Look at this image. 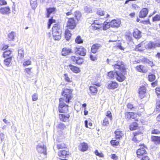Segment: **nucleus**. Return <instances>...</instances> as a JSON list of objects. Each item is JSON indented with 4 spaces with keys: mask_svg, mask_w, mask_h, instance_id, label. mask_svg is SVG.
<instances>
[{
    "mask_svg": "<svg viewBox=\"0 0 160 160\" xmlns=\"http://www.w3.org/2000/svg\"><path fill=\"white\" fill-rule=\"evenodd\" d=\"M156 111L160 112V100H158L156 103Z\"/></svg>",
    "mask_w": 160,
    "mask_h": 160,
    "instance_id": "45",
    "label": "nucleus"
},
{
    "mask_svg": "<svg viewBox=\"0 0 160 160\" xmlns=\"http://www.w3.org/2000/svg\"><path fill=\"white\" fill-rule=\"evenodd\" d=\"M115 138L116 139L120 140L122 138V136L123 133L122 132L119 130H117L115 131Z\"/></svg>",
    "mask_w": 160,
    "mask_h": 160,
    "instance_id": "22",
    "label": "nucleus"
},
{
    "mask_svg": "<svg viewBox=\"0 0 160 160\" xmlns=\"http://www.w3.org/2000/svg\"><path fill=\"white\" fill-rule=\"evenodd\" d=\"M117 47L120 50H124V49L125 48V47H122L121 44H118V46H117Z\"/></svg>",
    "mask_w": 160,
    "mask_h": 160,
    "instance_id": "64",
    "label": "nucleus"
},
{
    "mask_svg": "<svg viewBox=\"0 0 160 160\" xmlns=\"http://www.w3.org/2000/svg\"><path fill=\"white\" fill-rule=\"evenodd\" d=\"M159 47H160V44L159 43H155L153 42L150 41L146 44V48L147 49H151Z\"/></svg>",
    "mask_w": 160,
    "mask_h": 160,
    "instance_id": "10",
    "label": "nucleus"
},
{
    "mask_svg": "<svg viewBox=\"0 0 160 160\" xmlns=\"http://www.w3.org/2000/svg\"><path fill=\"white\" fill-rule=\"evenodd\" d=\"M63 100L62 98L59 99L58 111L60 112L66 113L68 111V106L64 103Z\"/></svg>",
    "mask_w": 160,
    "mask_h": 160,
    "instance_id": "3",
    "label": "nucleus"
},
{
    "mask_svg": "<svg viewBox=\"0 0 160 160\" xmlns=\"http://www.w3.org/2000/svg\"><path fill=\"white\" fill-rule=\"evenodd\" d=\"M15 33L13 32H11L8 34V40L9 41H13L14 38Z\"/></svg>",
    "mask_w": 160,
    "mask_h": 160,
    "instance_id": "34",
    "label": "nucleus"
},
{
    "mask_svg": "<svg viewBox=\"0 0 160 160\" xmlns=\"http://www.w3.org/2000/svg\"><path fill=\"white\" fill-rule=\"evenodd\" d=\"M137 160H150V158L148 155H146L138 159Z\"/></svg>",
    "mask_w": 160,
    "mask_h": 160,
    "instance_id": "55",
    "label": "nucleus"
},
{
    "mask_svg": "<svg viewBox=\"0 0 160 160\" xmlns=\"http://www.w3.org/2000/svg\"><path fill=\"white\" fill-rule=\"evenodd\" d=\"M36 148L38 152L43 153L44 155L46 154V147L43 144H38Z\"/></svg>",
    "mask_w": 160,
    "mask_h": 160,
    "instance_id": "7",
    "label": "nucleus"
},
{
    "mask_svg": "<svg viewBox=\"0 0 160 160\" xmlns=\"http://www.w3.org/2000/svg\"><path fill=\"white\" fill-rule=\"evenodd\" d=\"M75 52L81 56H85L86 54V50L83 48L80 47L79 48H76L75 49Z\"/></svg>",
    "mask_w": 160,
    "mask_h": 160,
    "instance_id": "9",
    "label": "nucleus"
},
{
    "mask_svg": "<svg viewBox=\"0 0 160 160\" xmlns=\"http://www.w3.org/2000/svg\"><path fill=\"white\" fill-rule=\"evenodd\" d=\"M65 127L64 124L62 123H60L57 126V128L60 130L63 129Z\"/></svg>",
    "mask_w": 160,
    "mask_h": 160,
    "instance_id": "40",
    "label": "nucleus"
},
{
    "mask_svg": "<svg viewBox=\"0 0 160 160\" xmlns=\"http://www.w3.org/2000/svg\"><path fill=\"white\" fill-rule=\"evenodd\" d=\"M24 56V51L23 49H20L18 50V58H19L20 59H22Z\"/></svg>",
    "mask_w": 160,
    "mask_h": 160,
    "instance_id": "29",
    "label": "nucleus"
},
{
    "mask_svg": "<svg viewBox=\"0 0 160 160\" xmlns=\"http://www.w3.org/2000/svg\"><path fill=\"white\" fill-rule=\"evenodd\" d=\"M156 93L158 98H160V88H157L155 89Z\"/></svg>",
    "mask_w": 160,
    "mask_h": 160,
    "instance_id": "53",
    "label": "nucleus"
},
{
    "mask_svg": "<svg viewBox=\"0 0 160 160\" xmlns=\"http://www.w3.org/2000/svg\"><path fill=\"white\" fill-rule=\"evenodd\" d=\"M59 30H61L60 26L58 25L55 24L52 28V34L55 35L56 33L59 32Z\"/></svg>",
    "mask_w": 160,
    "mask_h": 160,
    "instance_id": "21",
    "label": "nucleus"
},
{
    "mask_svg": "<svg viewBox=\"0 0 160 160\" xmlns=\"http://www.w3.org/2000/svg\"><path fill=\"white\" fill-rule=\"evenodd\" d=\"M64 79L65 80L68 82H70L72 81V79H70L68 77V76L67 74L65 73L64 75Z\"/></svg>",
    "mask_w": 160,
    "mask_h": 160,
    "instance_id": "46",
    "label": "nucleus"
},
{
    "mask_svg": "<svg viewBox=\"0 0 160 160\" xmlns=\"http://www.w3.org/2000/svg\"><path fill=\"white\" fill-rule=\"evenodd\" d=\"M156 77L154 74H152L148 76V80L150 82L154 81Z\"/></svg>",
    "mask_w": 160,
    "mask_h": 160,
    "instance_id": "43",
    "label": "nucleus"
},
{
    "mask_svg": "<svg viewBox=\"0 0 160 160\" xmlns=\"http://www.w3.org/2000/svg\"><path fill=\"white\" fill-rule=\"evenodd\" d=\"M110 142L113 146H118L119 144V142L118 141H116L115 140H111Z\"/></svg>",
    "mask_w": 160,
    "mask_h": 160,
    "instance_id": "52",
    "label": "nucleus"
},
{
    "mask_svg": "<svg viewBox=\"0 0 160 160\" xmlns=\"http://www.w3.org/2000/svg\"><path fill=\"white\" fill-rule=\"evenodd\" d=\"M118 83L114 82H112L111 83H110L108 86V88L110 89H114L117 88L118 87Z\"/></svg>",
    "mask_w": 160,
    "mask_h": 160,
    "instance_id": "26",
    "label": "nucleus"
},
{
    "mask_svg": "<svg viewBox=\"0 0 160 160\" xmlns=\"http://www.w3.org/2000/svg\"><path fill=\"white\" fill-rule=\"evenodd\" d=\"M121 24V21L119 20L113 19L109 22L110 27L112 28H118Z\"/></svg>",
    "mask_w": 160,
    "mask_h": 160,
    "instance_id": "8",
    "label": "nucleus"
},
{
    "mask_svg": "<svg viewBox=\"0 0 160 160\" xmlns=\"http://www.w3.org/2000/svg\"><path fill=\"white\" fill-rule=\"evenodd\" d=\"M108 118L105 117L103 120L102 125L103 126H108L109 125V122L108 121Z\"/></svg>",
    "mask_w": 160,
    "mask_h": 160,
    "instance_id": "36",
    "label": "nucleus"
},
{
    "mask_svg": "<svg viewBox=\"0 0 160 160\" xmlns=\"http://www.w3.org/2000/svg\"><path fill=\"white\" fill-rule=\"evenodd\" d=\"M12 57H9L6 58L4 61V64L7 67H8L10 66L12 64Z\"/></svg>",
    "mask_w": 160,
    "mask_h": 160,
    "instance_id": "20",
    "label": "nucleus"
},
{
    "mask_svg": "<svg viewBox=\"0 0 160 160\" xmlns=\"http://www.w3.org/2000/svg\"><path fill=\"white\" fill-rule=\"evenodd\" d=\"M75 17L76 18L77 20L80 19V18L81 16V13L79 11H76L74 12Z\"/></svg>",
    "mask_w": 160,
    "mask_h": 160,
    "instance_id": "39",
    "label": "nucleus"
},
{
    "mask_svg": "<svg viewBox=\"0 0 160 160\" xmlns=\"http://www.w3.org/2000/svg\"><path fill=\"white\" fill-rule=\"evenodd\" d=\"M90 91L93 93H97V89L95 86H91L90 88Z\"/></svg>",
    "mask_w": 160,
    "mask_h": 160,
    "instance_id": "38",
    "label": "nucleus"
},
{
    "mask_svg": "<svg viewBox=\"0 0 160 160\" xmlns=\"http://www.w3.org/2000/svg\"><path fill=\"white\" fill-rule=\"evenodd\" d=\"M101 47V45L99 44H96L93 45L91 48V51L94 53H95Z\"/></svg>",
    "mask_w": 160,
    "mask_h": 160,
    "instance_id": "17",
    "label": "nucleus"
},
{
    "mask_svg": "<svg viewBox=\"0 0 160 160\" xmlns=\"http://www.w3.org/2000/svg\"><path fill=\"white\" fill-rule=\"evenodd\" d=\"M136 68L138 72H140L145 73L147 72L146 68L143 65H140L136 67Z\"/></svg>",
    "mask_w": 160,
    "mask_h": 160,
    "instance_id": "18",
    "label": "nucleus"
},
{
    "mask_svg": "<svg viewBox=\"0 0 160 160\" xmlns=\"http://www.w3.org/2000/svg\"><path fill=\"white\" fill-rule=\"evenodd\" d=\"M142 44V43L138 44L136 46V50L141 51L142 50V49L141 48Z\"/></svg>",
    "mask_w": 160,
    "mask_h": 160,
    "instance_id": "49",
    "label": "nucleus"
},
{
    "mask_svg": "<svg viewBox=\"0 0 160 160\" xmlns=\"http://www.w3.org/2000/svg\"><path fill=\"white\" fill-rule=\"evenodd\" d=\"M75 21L73 18H69L67 23V27L68 29H74L76 26Z\"/></svg>",
    "mask_w": 160,
    "mask_h": 160,
    "instance_id": "6",
    "label": "nucleus"
},
{
    "mask_svg": "<svg viewBox=\"0 0 160 160\" xmlns=\"http://www.w3.org/2000/svg\"><path fill=\"white\" fill-rule=\"evenodd\" d=\"M11 53V51H7L4 52L3 53V56L4 58L7 57L9 56Z\"/></svg>",
    "mask_w": 160,
    "mask_h": 160,
    "instance_id": "47",
    "label": "nucleus"
},
{
    "mask_svg": "<svg viewBox=\"0 0 160 160\" xmlns=\"http://www.w3.org/2000/svg\"><path fill=\"white\" fill-rule=\"evenodd\" d=\"M97 21H94V23L92 24V27H94L95 29H99L101 27L99 26H95V25L98 26L102 25L103 26V29L104 30H107L108 28H109L110 25H109V22H105L103 24L102 23H97Z\"/></svg>",
    "mask_w": 160,
    "mask_h": 160,
    "instance_id": "5",
    "label": "nucleus"
},
{
    "mask_svg": "<svg viewBox=\"0 0 160 160\" xmlns=\"http://www.w3.org/2000/svg\"><path fill=\"white\" fill-rule=\"evenodd\" d=\"M56 8H49L47 9V17L49 18L50 14L55 11Z\"/></svg>",
    "mask_w": 160,
    "mask_h": 160,
    "instance_id": "28",
    "label": "nucleus"
},
{
    "mask_svg": "<svg viewBox=\"0 0 160 160\" xmlns=\"http://www.w3.org/2000/svg\"><path fill=\"white\" fill-rule=\"evenodd\" d=\"M133 114V112H126L125 113V117L127 119H129L131 118L132 114Z\"/></svg>",
    "mask_w": 160,
    "mask_h": 160,
    "instance_id": "42",
    "label": "nucleus"
},
{
    "mask_svg": "<svg viewBox=\"0 0 160 160\" xmlns=\"http://www.w3.org/2000/svg\"><path fill=\"white\" fill-rule=\"evenodd\" d=\"M84 10L85 12L88 13H91L92 12V8L89 5H87L85 6L84 8Z\"/></svg>",
    "mask_w": 160,
    "mask_h": 160,
    "instance_id": "33",
    "label": "nucleus"
},
{
    "mask_svg": "<svg viewBox=\"0 0 160 160\" xmlns=\"http://www.w3.org/2000/svg\"><path fill=\"white\" fill-rule=\"evenodd\" d=\"M142 60L143 62H144L145 63H148L149 65L151 67H152L154 66L153 62L152 61L149 60L147 58H143L142 59Z\"/></svg>",
    "mask_w": 160,
    "mask_h": 160,
    "instance_id": "25",
    "label": "nucleus"
},
{
    "mask_svg": "<svg viewBox=\"0 0 160 160\" xmlns=\"http://www.w3.org/2000/svg\"><path fill=\"white\" fill-rule=\"evenodd\" d=\"M97 14L100 16H105L104 13L103 11L102 10H98L97 11Z\"/></svg>",
    "mask_w": 160,
    "mask_h": 160,
    "instance_id": "58",
    "label": "nucleus"
},
{
    "mask_svg": "<svg viewBox=\"0 0 160 160\" xmlns=\"http://www.w3.org/2000/svg\"><path fill=\"white\" fill-rule=\"evenodd\" d=\"M146 88L144 86L141 87L139 90V97L141 98H143L145 96Z\"/></svg>",
    "mask_w": 160,
    "mask_h": 160,
    "instance_id": "12",
    "label": "nucleus"
},
{
    "mask_svg": "<svg viewBox=\"0 0 160 160\" xmlns=\"http://www.w3.org/2000/svg\"><path fill=\"white\" fill-rule=\"evenodd\" d=\"M72 52V50L71 49L67 48H63L62 52V55L66 56Z\"/></svg>",
    "mask_w": 160,
    "mask_h": 160,
    "instance_id": "16",
    "label": "nucleus"
},
{
    "mask_svg": "<svg viewBox=\"0 0 160 160\" xmlns=\"http://www.w3.org/2000/svg\"><path fill=\"white\" fill-rule=\"evenodd\" d=\"M114 66V70L110 71L108 73V76L110 79L116 78L119 82L123 81L125 78V76L122 74L126 71V68L123 62L122 61L117 62Z\"/></svg>",
    "mask_w": 160,
    "mask_h": 160,
    "instance_id": "1",
    "label": "nucleus"
},
{
    "mask_svg": "<svg viewBox=\"0 0 160 160\" xmlns=\"http://www.w3.org/2000/svg\"><path fill=\"white\" fill-rule=\"evenodd\" d=\"M83 62V60L82 58L78 57L76 63L78 64H81Z\"/></svg>",
    "mask_w": 160,
    "mask_h": 160,
    "instance_id": "48",
    "label": "nucleus"
},
{
    "mask_svg": "<svg viewBox=\"0 0 160 160\" xmlns=\"http://www.w3.org/2000/svg\"><path fill=\"white\" fill-rule=\"evenodd\" d=\"M153 21L160 20V15H156L152 18Z\"/></svg>",
    "mask_w": 160,
    "mask_h": 160,
    "instance_id": "51",
    "label": "nucleus"
},
{
    "mask_svg": "<svg viewBox=\"0 0 160 160\" xmlns=\"http://www.w3.org/2000/svg\"><path fill=\"white\" fill-rule=\"evenodd\" d=\"M140 148L137 151V159L147 155L146 148L143 145H140Z\"/></svg>",
    "mask_w": 160,
    "mask_h": 160,
    "instance_id": "4",
    "label": "nucleus"
},
{
    "mask_svg": "<svg viewBox=\"0 0 160 160\" xmlns=\"http://www.w3.org/2000/svg\"><path fill=\"white\" fill-rule=\"evenodd\" d=\"M80 147L81 148V151L83 152L86 151L88 149V146L87 143L83 142L81 144Z\"/></svg>",
    "mask_w": 160,
    "mask_h": 160,
    "instance_id": "31",
    "label": "nucleus"
},
{
    "mask_svg": "<svg viewBox=\"0 0 160 160\" xmlns=\"http://www.w3.org/2000/svg\"><path fill=\"white\" fill-rule=\"evenodd\" d=\"M32 68H26L24 71L25 72L27 73V75H32V72L31 71Z\"/></svg>",
    "mask_w": 160,
    "mask_h": 160,
    "instance_id": "37",
    "label": "nucleus"
},
{
    "mask_svg": "<svg viewBox=\"0 0 160 160\" xmlns=\"http://www.w3.org/2000/svg\"><path fill=\"white\" fill-rule=\"evenodd\" d=\"M7 4L6 1L5 0H0V5H5Z\"/></svg>",
    "mask_w": 160,
    "mask_h": 160,
    "instance_id": "63",
    "label": "nucleus"
},
{
    "mask_svg": "<svg viewBox=\"0 0 160 160\" xmlns=\"http://www.w3.org/2000/svg\"><path fill=\"white\" fill-rule=\"evenodd\" d=\"M58 155L60 157L66 158L69 155V152L66 150H60L58 152Z\"/></svg>",
    "mask_w": 160,
    "mask_h": 160,
    "instance_id": "14",
    "label": "nucleus"
},
{
    "mask_svg": "<svg viewBox=\"0 0 160 160\" xmlns=\"http://www.w3.org/2000/svg\"><path fill=\"white\" fill-rule=\"evenodd\" d=\"M72 91L69 89H64L62 93V95L64 97V98L63 99V101H65L66 102H69L70 100L72 98Z\"/></svg>",
    "mask_w": 160,
    "mask_h": 160,
    "instance_id": "2",
    "label": "nucleus"
},
{
    "mask_svg": "<svg viewBox=\"0 0 160 160\" xmlns=\"http://www.w3.org/2000/svg\"><path fill=\"white\" fill-rule=\"evenodd\" d=\"M32 100L33 101H36L38 99V94L36 93H34L32 96Z\"/></svg>",
    "mask_w": 160,
    "mask_h": 160,
    "instance_id": "57",
    "label": "nucleus"
},
{
    "mask_svg": "<svg viewBox=\"0 0 160 160\" xmlns=\"http://www.w3.org/2000/svg\"><path fill=\"white\" fill-rule=\"evenodd\" d=\"M95 153L96 155L101 157H102L103 156V154L101 153H99L97 150L95 151Z\"/></svg>",
    "mask_w": 160,
    "mask_h": 160,
    "instance_id": "56",
    "label": "nucleus"
},
{
    "mask_svg": "<svg viewBox=\"0 0 160 160\" xmlns=\"http://www.w3.org/2000/svg\"><path fill=\"white\" fill-rule=\"evenodd\" d=\"M68 67L70 70L74 73H77L80 72V69L77 67L70 64L68 66Z\"/></svg>",
    "mask_w": 160,
    "mask_h": 160,
    "instance_id": "19",
    "label": "nucleus"
},
{
    "mask_svg": "<svg viewBox=\"0 0 160 160\" xmlns=\"http://www.w3.org/2000/svg\"><path fill=\"white\" fill-rule=\"evenodd\" d=\"M70 116L69 114H67L66 115L62 114H59V118L61 121L63 122H66L68 120Z\"/></svg>",
    "mask_w": 160,
    "mask_h": 160,
    "instance_id": "24",
    "label": "nucleus"
},
{
    "mask_svg": "<svg viewBox=\"0 0 160 160\" xmlns=\"http://www.w3.org/2000/svg\"><path fill=\"white\" fill-rule=\"evenodd\" d=\"M78 57L72 56L71 57V59L74 62L76 63L77 60L78 59Z\"/></svg>",
    "mask_w": 160,
    "mask_h": 160,
    "instance_id": "61",
    "label": "nucleus"
},
{
    "mask_svg": "<svg viewBox=\"0 0 160 160\" xmlns=\"http://www.w3.org/2000/svg\"><path fill=\"white\" fill-rule=\"evenodd\" d=\"M133 37L136 39H139L141 37V32L138 30H136L133 33Z\"/></svg>",
    "mask_w": 160,
    "mask_h": 160,
    "instance_id": "23",
    "label": "nucleus"
},
{
    "mask_svg": "<svg viewBox=\"0 0 160 160\" xmlns=\"http://www.w3.org/2000/svg\"><path fill=\"white\" fill-rule=\"evenodd\" d=\"M160 133V132L158 129H153L152 131V134H158Z\"/></svg>",
    "mask_w": 160,
    "mask_h": 160,
    "instance_id": "62",
    "label": "nucleus"
},
{
    "mask_svg": "<svg viewBox=\"0 0 160 160\" xmlns=\"http://www.w3.org/2000/svg\"><path fill=\"white\" fill-rule=\"evenodd\" d=\"M59 32L56 33L55 35H52L53 37L55 40H59L60 39L61 35V30H59Z\"/></svg>",
    "mask_w": 160,
    "mask_h": 160,
    "instance_id": "30",
    "label": "nucleus"
},
{
    "mask_svg": "<svg viewBox=\"0 0 160 160\" xmlns=\"http://www.w3.org/2000/svg\"><path fill=\"white\" fill-rule=\"evenodd\" d=\"M106 117H108L111 120L112 119V116L110 111H108L107 112L106 114Z\"/></svg>",
    "mask_w": 160,
    "mask_h": 160,
    "instance_id": "54",
    "label": "nucleus"
},
{
    "mask_svg": "<svg viewBox=\"0 0 160 160\" xmlns=\"http://www.w3.org/2000/svg\"><path fill=\"white\" fill-rule=\"evenodd\" d=\"M66 147V146L63 143L58 144L57 145V148L58 149H63Z\"/></svg>",
    "mask_w": 160,
    "mask_h": 160,
    "instance_id": "44",
    "label": "nucleus"
},
{
    "mask_svg": "<svg viewBox=\"0 0 160 160\" xmlns=\"http://www.w3.org/2000/svg\"><path fill=\"white\" fill-rule=\"evenodd\" d=\"M76 42L78 44L82 43L83 42V41L81 37L78 36L75 39Z\"/></svg>",
    "mask_w": 160,
    "mask_h": 160,
    "instance_id": "41",
    "label": "nucleus"
},
{
    "mask_svg": "<svg viewBox=\"0 0 160 160\" xmlns=\"http://www.w3.org/2000/svg\"><path fill=\"white\" fill-rule=\"evenodd\" d=\"M31 64V61L29 60H28L24 62H23V65L24 66H28Z\"/></svg>",
    "mask_w": 160,
    "mask_h": 160,
    "instance_id": "59",
    "label": "nucleus"
},
{
    "mask_svg": "<svg viewBox=\"0 0 160 160\" xmlns=\"http://www.w3.org/2000/svg\"><path fill=\"white\" fill-rule=\"evenodd\" d=\"M126 39L128 41H131L132 40V35L131 34L126 35Z\"/></svg>",
    "mask_w": 160,
    "mask_h": 160,
    "instance_id": "60",
    "label": "nucleus"
},
{
    "mask_svg": "<svg viewBox=\"0 0 160 160\" xmlns=\"http://www.w3.org/2000/svg\"><path fill=\"white\" fill-rule=\"evenodd\" d=\"M138 124L137 122L132 123L129 126V128L131 130H133L138 128Z\"/></svg>",
    "mask_w": 160,
    "mask_h": 160,
    "instance_id": "27",
    "label": "nucleus"
},
{
    "mask_svg": "<svg viewBox=\"0 0 160 160\" xmlns=\"http://www.w3.org/2000/svg\"><path fill=\"white\" fill-rule=\"evenodd\" d=\"M37 0H30V3L33 9L35 8L37 6Z\"/></svg>",
    "mask_w": 160,
    "mask_h": 160,
    "instance_id": "32",
    "label": "nucleus"
},
{
    "mask_svg": "<svg viewBox=\"0 0 160 160\" xmlns=\"http://www.w3.org/2000/svg\"><path fill=\"white\" fill-rule=\"evenodd\" d=\"M127 108L131 110H132V111H134V110L135 109V107H133V105L130 103H128Z\"/></svg>",
    "mask_w": 160,
    "mask_h": 160,
    "instance_id": "50",
    "label": "nucleus"
},
{
    "mask_svg": "<svg viewBox=\"0 0 160 160\" xmlns=\"http://www.w3.org/2000/svg\"><path fill=\"white\" fill-rule=\"evenodd\" d=\"M0 12L3 14H8L10 13V8L9 7L0 8Z\"/></svg>",
    "mask_w": 160,
    "mask_h": 160,
    "instance_id": "13",
    "label": "nucleus"
},
{
    "mask_svg": "<svg viewBox=\"0 0 160 160\" xmlns=\"http://www.w3.org/2000/svg\"><path fill=\"white\" fill-rule=\"evenodd\" d=\"M151 139L152 141L155 144H160V137L152 136Z\"/></svg>",
    "mask_w": 160,
    "mask_h": 160,
    "instance_id": "15",
    "label": "nucleus"
},
{
    "mask_svg": "<svg viewBox=\"0 0 160 160\" xmlns=\"http://www.w3.org/2000/svg\"><path fill=\"white\" fill-rule=\"evenodd\" d=\"M65 34L66 39L68 40L71 36V34L70 33L69 31L68 30H66L65 32Z\"/></svg>",
    "mask_w": 160,
    "mask_h": 160,
    "instance_id": "35",
    "label": "nucleus"
},
{
    "mask_svg": "<svg viewBox=\"0 0 160 160\" xmlns=\"http://www.w3.org/2000/svg\"><path fill=\"white\" fill-rule=\"evenodd\" d=\"M148 13V9L146 8H143L139 12V16L141 18H144L147 16Z\"/></svg>",
    "mask_w": 160,
    "mask_h": 160,
    "instance_id": "11",
    "label": "nucleus"
}]
</instances>
